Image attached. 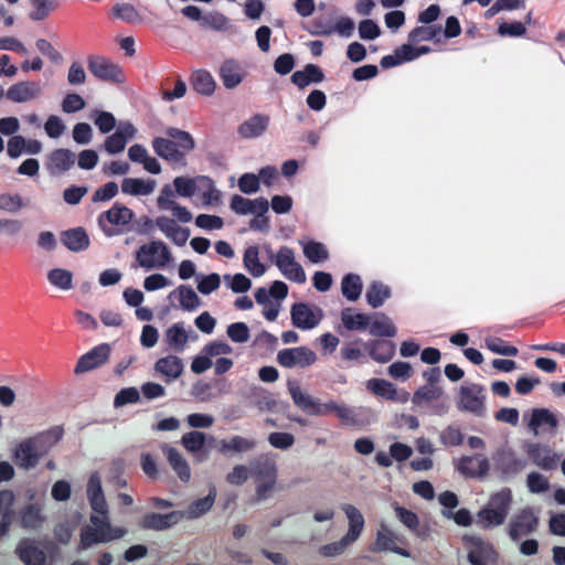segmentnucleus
<instances>
[{"label":"nucleus","mask_w":565,"mask_h":565,"mask_svg":"<svg viewBox=\"0 0 565 565\" xmlns=\"http://www.w3.org/2000/svg\"><path fill=\"white\" fill-rule=\"evenodd\" d=\"M63 428L55 426L46 431L22 440L14 449L13 459L22 469L34 468L40 459L63 437Z\"/></svg>","instance_id":"obj_1"},{"label":"nucleus","mask_w":565,"mask_h":565,"mask_svg":"<svg viewBox=\"0 0 565 565\" xmlns=\"http://www.w3.org/2000/svg\"><path fill=\"white\" fill-rule=\"evenodd\" d=\"M167 138L152 139V148L156 154L169 162L184 163L185 154L195 148L193 137L184 130L169 127L166 129Z\"/></svg>","instance_id":"obj_2"},{"label":"nucleus","mask_w":565,"mask_h":565,"mask_svg":"<svg viewBox=\"0 0 565 565\" xmlns=\"http://www.w3.org/2000/svg\"><path fill=\"white\" fill-rule=\"evenodd\" d=\"M511 503L512 492L509 488L493 493L486 507L477 513V525L482 530L502 525L509 514Z\"/></svg>","instance_id":"obj_3"},{"label":"nucleus","mask_w":565,"mask_h":565,"mask_svg":"<svg viewBox=\"0 0 565 565\" xmlns=\"http://www.w3.org/2000/svg\"><path fill=\"white\" fill-rule=\"evenodd\" d=\"M172 260L171 252L162 241H151L141 245L135 253V263L131 268L139 267L151 270L156 268H164Z\"/></svg>","instance_id":"obj_4"},{"label":"nucleus","mask_w":565,"mask_h":565,"mask_svg":"<svg viewBox=\"0 0 565 565\" xmlns=\"http://www.w3.org/2000/svg\"><path fill=\"white\" fill-rule=\"evenodd\" d=\"M87 67L102 82L122 84L126 81L122 68L106 56L89 55L87 57Z\"/></svg>","instance_id":"obj_5"},{"label":"nucleus","mask_w":565,"mask_h":565,"mask_svg":"<svg viewBox=\"0 0 565 565\" xmlns=\"http://www.w3.org/2000/svg\"><path fill=\"white\" fill-rule=\"evenodd\" d=\"M484 387L477 383L463 384L459 390L457 407L460 411L483 416L486 413Z\"/></svg>","instance_id":"obj_6"},{"label":"nucleus","mask_w":565,"mask_h":565,"mask_svg":"<svg viewBox=\"0 0 565 565\" xmlns=\"http://www.w3.org/2000/svg\"><path fill=\"white\" fill-rule=\"evenodd\" d=\"M462 542L469 547L468 562L471 565H490L498 561V553L493 545L475 535H463Z\"/></svg>","instance_id":"obj_7"},{"label":"nucleus","mask_w":565,"mask_h":565,"mask_svg":"<svg viewBox=\"0 0 565 565\" xmlns=\"http://www.w3.org/2000/svg\"><path fill=\"white\" fill-rule=\"evenodd\" d=\"M134 216L135 214L129 207L116 202L98 216V225L106 236H113L117 234L113 226H127Z\"/></svg>","instance_id":"obj_8"},{"label":"nucleus","mask_w":565,"mask_h":565,"mask_svg":"<svg viewBox=\"0 0 565 565\" xmlns=\"http://www.w3.org/2000/svg\"><path fill=\"white\" fill-rule=\"evenodd\" d=\"M275 265L287 279L297 284L306 282V273L302 266L296 260L292 248L281 246L275 256Z\"/></svg>","instance_id":"obj_9"},{"label":"nucleus","mask_w":565,"mask_h":565,"mask_svg":"<svg viewBox=\"0 0 565 565\" xmlns=\"http://www.w3.org/2000/svg\"><path fill=\"white\" fill-rule=\"evenodd\" d=\"M317 361V354L308 347L284 349L277 354V362L286 369L308 367Z\"/></svg>","instance_id":"obj_10"},{"label":"nucleus","mask_w":565,"mask_h":565,"mask_svg":"<svg viewBox=\"0 0 565 565\" xmlns=\"http://www.w3.org/2000/svg\"><path fill=\"white\" fill-rule=\"evenodd\" d=\"M539 518L531 508L519 511L509 523V536L512 541H519L522 536L536 531Z\"/></svg>","instance_id":"obj_11"},{"label":"nucleus","mask_w":565,"mask_h":565,"mask_svg":"<svg viewBox=\"0 0 565 565\" xmlns=\"http://www.w3.org/2000/svg\"><path fill=\"white\" fill-rule=\"evenodd\" d=\"M290 317L296 328L310 330L321 321L322 311L319 308L313 310L308 303L297 302L291 306Z\"/></svg>","instance_id":"obj_12"},{"label":"nucleus","mask_w":565,"mask_h":565,"mask_svg":"<svg viewBox=\"0 0 565 565\" xmlns=\"http://www.w3.org/2000/svg\"><path fill=\"white\" fill-rule=\"evenodd\" d=\"M184 515L182 511H172L166 514L151 512L140 519L139 526L142 530L166 531L178 524Z\"/></svg>","instance_id":"obj_13"},{"label":"nucleus","mask_w":565,"mask_h":565,"mask_svg":"<svg viewBox=\"0 0 565 565\" xmlns=\"http://www.w3.org/2000/svg\"><path fill=\"white\" fill-rule=\"evenodd\" d=\"M457 471L467 478H484L490 470L489 460L480 455L462 456L455 465Z\"/></svg>","instance_id":"obj_14"},{"label":"nucleus","mask_w":565,"mask_h":565,"mask_svg":"<svg viewBox=\"0 0 565 565\" xmlns=\"http://www.w3.org/2000/svg\"><path fill=\"white\" fill-rule=\"evenodd\" d=\"M109 344H99L78 359L74 372L76 374H82L92 371L103 365L109 359Z\"/></svg>","instance_id":"obj_15"},{"label":"nucleus","mask_w":565,"mask_h":565,"mask_svg":"<svg viewBox=\"0 0 565 565\" xmlns=\"http://www.w3.org/2000/svg\"><path fill=\"white\" fill-rule=\"evenodd\" d=\"M113 533L117 534V535L106 534V533L102 532L100 530L93 529L88 525L83 526L81 529V535H79L81 539H79V544L77 546V551L78 552L85 551L96 544L108 543L111 541L119 540L127 534V531H114Z\"/></svg>","instance_id":"obj_16"},{"label":"nucleus","mask_w":565,"mask_h":565,"mask_svg":"<svg viewBox=\"0 0 565 565\" xmlns=\"http://www.w3.org/2000/svg\"><path fill=\"white\" fill-rule=\"evenodd\" d=\"M398 542H403L401 537H398L393 531H391L387 525L382 523L380 525V529L376 533V540L374 543V551H391L394 552L401 556L409 557L411 553L403 548L397 546Z\"/></svg>","instance_id":"obj_17"},{"label":"nucleus","mask_w":565,"mask_h":565,"mask_svg":"<svg viewBox=\"0 0 565 565\" xmlns=\"http://www.w3.org/2000/svg\"><path fill=\"white\" fill-rule=\"evenodd\" d=\"M526 454L532 461L543 470L557 468L558 456L547 446L541 444L526 445Z\"/></svg>","instance_id":"obj_18"},{"label":"nucleus","mask_w":565,"mask_h":565,"mask_svg":"<svg viewBox=\"0 0 565 565\" xmlns=\"http://www.w3.org/2000/svg\"><path fill=\"white\" fill-rule=\"evenodd\" d=\"M87 499L93 510V513L105 514L108 511V504L106 502L100 477L97 472L90 475L87 482Z\"/></svg>","instance_id":"obj_19"},{"label":"nucleus","mask_w":565,"mask_h":565,"mask_svg":"<svg viewBox=\"0 0 565 565\" xmlns=\"http://www.w3.org/2000/svg\"><path fill=\"white\" fill-rule=\"evenodd\" d=\"M18 520L22 529L36 531L42 527L46 516L43 514L40 504L29 503L19 510Z\"/></svg>","instance_id":"obj_20"},{"label":"nucleus","mask_w":565,"mask_h":565,"mask_svg":"<svg viewBox=\"0 0 565 565\" xmlns=\"http://www.w3.org/2000/svg\"><path fill=\"white\" fill-rule=\"evenodd\" d=\"M15 554L25 565H45L46 562L45 553L31 539H22L15 547Z\"/></svg>","instance_id":"obj_21"},{"label":"nucleus","mask_w":565,"mask_h":565,"mask_svg":"<svg viewBox=\"0 0 565 565\" xmlns=\"http://www.w3.org/2000/svg\"><path fill=\"white\" fill-rule=\"evenodd\" d=\"M75 163V153L70 149H55L47 157L46 169L52 175L68 171Z\"/></svg>","instance_id":"obj_22"},{"label":"nucleus","mask_w":565,"mask_h":565,"mask_svg":"<svg viewBox=\"0 0 565 565\" xmlns=\"http://www.w3.org/2000/svg\"><path fill=\"white\" fill-rule=\"evenodd\" d=\"M556 416L547 408H533L527 422V428L537 436L540 428L544 431H554L557 427Z\"/></svg>","instance_id":"obj_23"},{"label":"nucleus","mask_w":565,"mask_h":565,"mask_svg":"<svg viewBox=\"0 0 565 565\" xmlns=\"http://www.w3.org/2000/svg\"><path fill=\"white\" fill-rule=\"evenodd\" d=\"M249 470L255 481L277 479L276 462L267 454H262L254 458L250 461Z\"/></svg>","instance_id":"obj_24"},{"label":"nucleus","mask_w":565,"mask_h":565,"mask_svg":"<svg viewBox=\"0 0 565 565\" xmlns=\"http://www.w3.org/2000/svg\"><path fill=\"white\" fill-rule=\"evenodd\" d=\"M364 348L367 350L371 359L379 363H386L392 360L395 354V343L391 340H371L363 343Z\"/></svg>","instance_id":"obj_25"},{"label":"nucleus","mask_w":565,"mask_h":565,"mask_svg":"<svg viewBox=\"0 0 565 565\" xmlns=\"http://www.w3.org/2000/svg\"><path fill=\"white\" fill-rule=\"evenodd\" d=\"M342 425L363 427L370 423L369 412L362 407L353 408L345 404H340L335 415Z\"/></svg>","instance_id":"obj_26"},{"label":"nucleus","mask_w":565,"mask_h":565,"mask_svg":"<svg viewBox=\"0 0 565 565\" xmlns=\"http://www.w3.org/2000/svg\"><path fill=\"white\" fill-rule=\"evenodd\" d=\"M269 124V116L256 114L238 126V135L244 139H252L262 136Z\"/></svg>","instance_id":"obj_27"},{"label":"nucleus","mask_w":565,"mask_h":565,"mask_svg":"<svg viewBox=\"0 0 565 565\" xmlns=\"http://www.w3.org/2000/svg\"><path fill=\"white\" fill-rule=\"evenodd\" d=\"M292 84L299 89H303L310 84H318L324 81V73L316 64H307L303 70L296 71L290 77Z\"/></svg>","instance_id":"obj_28"},{"label":"nucleus","mask_w":565,"mask_h":565,"mask_svg":"<svg viewBox=\"0 0 565 565\" xmlns=\"http://www.w3.org/2000/svg\"><path fill=\"white\" fill-rule=\"evenodd\" d=\"M41 89L34 82H20L12 85L6 93L7 98L14 103H24L39 96Z\"/></svg>","instance_id":"obj_29"},{"label":"nucleus","mask_w":565,"mask_h":565,"mask_svg":"<svg viewBox=\"0 0 565 565\" xmlns=\"http://www.w3.org/2000/svg\"><path fill=\"white\" fill-rule=\"evenodd\" d=\"M61 242L72 252H82L89 246V237L83 227H75L62 232Z\"/></svg>","instance_id":"obj_30"},{"label":"nucleus","mask_w":565,"mask_h":565,"mask_svg":"<svg viewBox=\"0 0 565 565\" xmlns=\"http://www.w3.org/2000/svg\"><path fill=\"white\" fill-rule=\"evenodd\" d=\"M163 452L167 456V459L172 467V469L175 471L178 477L181 481L188 482L191 477V471L189 463L183 458V456L180 454V451L173 447H170L168 445H164L162 447Z\"/></svg>","instance_id":"obj_31"},{"label":"nucleus","mask_w":565,"mask_h":565,"mask_svg":"<svg viewBox=\"0 0 565 565\" xmlns=\"http://www.w3.org/2000/svg\"><path fill=\"white\" fill-rule=\"evenodd\" d=\"M342 510L345 513L349 521V529L345 535L355 542L364 530V516L358 508L352 504H343Z\"/></svg>","instance_id":"obj_32"},{"label":"nucleus","mask_w":565,"mask_h":565,"mask_svg":"<svg viewBox=\"0 0 565 565\" xmlns=\"http://www.w3.org/2000/svg\"><path fill=\"white\" fill-rule=\"evenodd\" d=\"M369 328L370 333L374 337L392 338L397 332L392 320L383 312H375L371 316Z\"/></svg>","instance_id":"obj_33"},{"label":"nucleus","mask_w":565,"mask_h":565,"mask_svg":"<svg viewBox=\"0 0 565 565\" xmlns=\"http://www.w3.org/2000/svg\"><path fill=\"white\" fill-rule=\"evenodd\" d=\"M444 396V390L438 385H423L412 397V403L418 407H428Z\"/></svg>","instance_id":"obj_34"},{"label":"nucleus","mask_w":565,"mask_h":565,"mask_svg":"<svg viewBox=\"0 0 565 565\" xmlns=\"http://www.w3.org/2000/svg\"><path fill=\"white\" fill-rule=\"evenodd\" d=\"M288 391L296 406L309 415H313L318 399H315L309 394L302 392L301 387L296 381H288Z\"/></svg>","instance_id":"obj_35"},{"label":"nucleus","mask_w":565,"mask_h":565,"mask_svg":"<svg viewBox=\"0 0 565 565\" xmlns=\"http://www.w3.org/2000/svg\"><path fill=\"white\" fill-rule=\"evenodd\" d=\"M156 186L154 180H142L138 178H125L121 182V191L129 195H149Z\"/></svg>","instance_id":"obj_36"},{"label":"nucleus","mask_w":565,"mask_h":565,"mask_svg":"<svg viewBox=\"0 0 565 565\" xmlns=\"http://www.w3.org/2000/svg\"><path fill=\"white\" fill-rule=\"evenodd\" d=\"M154 370L169 380L178 379L183 372L182 360L175 355H169L159 359L154 364Z\"/></svg>","instance_id":"obj_37"},{"label":"nucleus","mask_w":565,"mask_h":565,"mask_svg":"<svg viewBox=\"0 0 565 565\" xmlns=\"http://www.w3.org/2000/svg\"><path fill=\"white\" fill-rule=\"evenodd\" d=\"M392 295L391 288L382 281L374 280L367 287L365 298L367 303L376 309L381 307Z\"/></svg>","instance_id":"obj_38"},{"label":"nucleus","mask_w":565,"mask_h":565,"mask_svg":"<svg viewBox=\"0 0 565 565\" xmlns=\"http://www.w3.org/2000/svg\"><path fill=\"white\" fill-rule=\"evenodd\" d=\"M220 76L223 81V85L232 89L236 87L243 79L239 65L233 61H225L220 68Z\"/></svg>","instance_id":"obj_39"},{"label":"nucleus","mask_w":565,"mask_h":565,"mask_svg":"<svg viewBox=\"0 0 565 565\" xmlns=\"http://www.w3.org/2000/svg\"><path fill=\"white\" fill-rule=\"evenodd\" d=\"M362 279L356 274H347L341 281V292L349 301H356L362 292Z\"/></svg>","instance_id":"obj_40"},{"label":"nucleus","mask_w":565,"mask_h":565,"mask_svg":"<svg viewBox=\"0 0 565 565\" xmlns=\"http://www.w3.org/2000/svg\"><path fill=\"white\" fill-rule=\"evenodd\" d=\"M366 388L374 395L387 401H397V390L388 381L383 379H371L366 382Z\"/></svg>","instance_id":"obj_41"},{"label":"nucleus","mask_w":565,"mask_h":565,"mask_svg":"<svg viewBox=\"0 0 565 565\" xmlns=\"http://www.w3.org/2000/svg\"><path fill=\"white\" fill-rule=\"evenodd\" d=\"M341 321L350 331L365 330L370 324L371 316L361 312L353 313L350 308H345L341 312Z\"/></svg>","instance_id":"obj_42"},{"label":"nucleus","mask_w":565,"mask_h":565,"mask_svg":"<svg viewBox=\"0 0 565 565\" xmlns=\"http://www.w3.org/2000/svg\"><path fill=\"white\" fill-rule=\"evenodd\" d=\"M441 25H423L413 29L408 34L411 43H418L422 41L439 42L441 36Z\"/></svg>","instance_id":"obj_43"},{"label":"nucleus","mask_w":565,"mask_h":565,"mask_svg":"<svg viewBox=\"0 0 565 565\" xmlns=\"http://www.w3.org/2000/svg\"><path fill=\"white\" fill-rule=\"evenodd\" d=\"M172 295L178 296L180 306L183 310L192 311L201 305V299L191 286L180 285L171 292V296Z\"/></svg>","instance_id":"obj_44"},{"label":"nucleus","mask_w":565,"mask_h":565,"mask_svg":"<svg viewBox=\"0 0 565 565\" xmlns=\"http://www.w3.org/2000/svg\"><path fill=\"white\" fill-rule=\"evenodd\" d=\"M256 447L254 439H248L242 436H233L230 440H222L220 443V451L222 454L233 452H247Z\"/></svg>","instance_id":"obj_45"},{"label":"nucleus","mask_w":565,"mask_h":565,"mask_svg":"<svg viewBox=\"0 0 565 565\" xmlns=\"http://www.w3.org/2000/svg\"><path fill=\"white\" fill-rule=\"evenodd\" d=\"M243 263L247 271L254 277L265 274L266 267L259 262V249L257 246H249L244 252Z\"/></svg>","instance_id":"obj_46"},{"label":"nucleus","mask_w":565,"mask_h":565,"mask_svg":"<svg viewBox=\"0 0 565 565\" xmlns=\"http://www.w3.org/2000/svg\"><path fill=\"white\" fill-rule=\"evenodd\" d=\"M164 339L170 348L175 351H183L188 342V334L181 323H174L167 330Z\"/></svg>","instance_id":"obj_47"},{"label":"nucleus","mask_w":565,"mask_h":565,"mask_svg":"<svg viewBox=\"0 0 565 565\" xmlns=\"http://www.w3.org/2000/svg\"><path fill=\"white\" fill-rule=\"evenodd\" d=\"M192 87L202 95H212L215 89V82L206 71H198L192 76Z\"/></svg>","instance_id":"obj_48"},{"label":"nucleus","mask_w":565,"mask_h":565,"mask_svg":"<svg viewBox=\"0 0 565 565\" xmlns=\"http://www.w3.org/2000/svg\"><path fill=\"white\" fill-rule=\"evenodd\" d=\"M316 26L319 28L316 32L318 35H330L331 33L337 32L342 36H350L354 31V22L349 17L339 19L333 28H326L319 23H317Z\"/></svg>","instance_id":"obj_49"},{"label":"nucleus","mask_w":565,"mask_h":565,"mask_svg":"<svg viewBox=\"0 0 565 565\" xmlns=\"http://www.w3.org/2000/svg\"><path fill=\"white\" fill-rule=\"evenodd\" d=\"M111 15L129 24H135L141 21L139 12L130 3H116L111 8Z\"/></svg>","instance_id":"obj_50"},{"label":"nucleus","mask_w":565,"mask_h":565,"mask_svg":"<svg viewBox=\"0 0 565 565\" xmlns=\"http://www.w3.org/2000/svg\"><path fill=\"white\" fill-rule=\"evenodd\" d=\"M303 254L311 263H322L329 258L327 247L319 242L309 241L302 244Z\"/></svg>","instance_id":"obj_51"},{"label":"nucleus","mask_w":565,"mask_h":565,"mask_svg":"<svg viewBox=\"0 0 565 565\" xmlns=\"http://www.w3.org/2000/svg\"><path fill=\"white\" fill-rule=\"evenodd\" d=\"M206 441V435L199 430L186 433L181 438V445L192 454L202 450Z\"/></svg>","instance_id":"obj_52"},{"label":"nucleus","mask_w":565,"mask_h":565,"mask_svg":"<svg viewBox=\"0 0 565 565\" xmlns=\"http://www.w3.org/2000/svg\"><path fill=\"white\" fill-rule=\"evenodd\" d=\"M526 466V462L520 458H516L512 454L503 455L499 462V469L505 475H516L521 472Z\"/></svg>","instance_id":"obj_53"},{"label":"nucleus","mask_w":565,"mask_h":565,"mask_svg":"<svg viewBox=\"0 0 565 565\" xmlns=\"http://www.w3.org/2000/svg\"><path fill=\"white\" fill-rule=\"evenodd\" d=\"M396 518L412 532L419 535V519L417 514L404 507L396 504L394 507Z\"/></svg>","instance_id":"obj_54"},{"label":"nucleus","mask_w":565,"mask_h":565,"mask_svg":"<svg viewBox=\"0 0 565 565\" xmlns=\"http://www.w3.org/2000/svg\"><path fill=\"white\" fill-rule=\"evenodd\" d=\"M487 348L497 354L515 356L519 353L518 348L509 345L504 340L497 337H488L484 340Z\"/></svg>","instance_id":"obj_55"},{"label":"nucleus","mask_w":565,"mask_h":565,"mask_svg":"<svg viewBox=\"0 0 565 565\" xmlns=\"http://www.w3.org/2000/svg\"><path fill=\"white\" fill-rule=\"evenodd\" d=\"M199 181V177L196 178H188V177H177L173 180V185L175 188V192L185 198H190L195 194L198 190L196 183Z\"/></svg>","instance_id":"obj_56"},{"label":"nucleus","mask_w":565,"mask_h":565,"mask_svg":"<svg viewBox=\"0 0 565 565\" xmlns=\"http://www.w3.org/2000/svg\"><path fill=\"white\" fill-rule=\"evenodd\" d=\"M354 542L344 535L341 540L320 546L319 553L324 557H334L344 553V551Z\"/></svg>","instance_id":"obj_57"},{"label":"nucleus","mask_w":565,"mask_h":565,"mask_svg":"<svg viewBox=\"0 0 565 565\" xmlns=\"http://www.w3.org/2000/svg\"><path fill=\"white\" fill-rule=\"evenodd\" d=\"M214 503V497L209 494L204 498L198 499L189 505L186 516L189 519H196L211 510Z\"/></svg>","instance_id":"obj_58"},{"label":"nucleus","mask_w":565,"mask_h":565,"mask_svg":"<svg viewBox=\"0 0 565 565\" xmlns=\"http://www.w3.org/2000/svg\"><path fill=\"white\" fill-rule=\"evenodd\" d=\"M72 278L71 271L61 268L52 269L47 274V279L52 285L65 290L72 288Z\"/></svg>","instance_id":"obj_59"},{"label":"nucleus","mask_w":565,"mask_h":565,"mask_svg":"<svg viewBox=\"0 0 565 565\" xmlns=\"http://www.w3.org/2000/svg\"><path fill=\"white\" fill-rule=\"evenodd\" d=\"M89 521L92 523L93 529H98L102 532L115 535L114 531H127L125 527H113L109 520V512H106L105 514L99 513H92L89 516Z\"/></svg>","instance_id":"obj_60"},{"label":"nucleus","mask_w":565,"mask_h":565,"mask_svg":"<svg viewBox=\"0 0 565 565\" xmlns=\"http://www.w3.org/2000/svg\"><path fill=\"white\" fill-rule=\"evenodd\" d=\"M94 116V124L97 126L102 134H108L115 128L116 118L111 113L95 110Z\"/></svg>","instance_id":"obj_61"},{"label":"nucleus","mask_w":565,"mask_h":565,"mask_svg":"<svg viewBox=\"0 0 565 565\" xmlns=\"http://www.w3.org/2000/svg\"><path fill=\"white\" fill-rule=\"evenodd\" d=\"M34 10L30 12L29 18L33 21H42L46 19L54 9L52 0H30Z\"/></svg>","instance_id":"obj_62"},{"label":"nucleus","mask_w":565,"mask_h":565,"mask_svg":"<svg viewBox=\"0 0 565 565\" xmlns=\"http://www.w3.org/2000/svg\"><path fill=\"white\" fill-rule=\"evenodd\" d=\"M224 280L228 282L230 288L236 292H246L252 287V281L243 274H235L234 276L224 275Z\"/></svg>","instance_id":"obj_63"},{"label":"nucleus","mask_w":565,"mask_h":565,"mask_svg":"<svg viewBox=\"0 0 565 565\" xmlns=\"http://www.w3.org/2000/svg\"><path fill=\"white\" fill-rule=\"evenodd\" d=\"M228 338L236 343H244L249 339V329L244 322H235L227 327Z\"/></svg>","instance_id":"obj_64"}]
</instances>
